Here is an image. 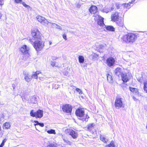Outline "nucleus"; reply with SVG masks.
<instances>
[{"label":"nucleus","instance_id":"35","mask_svg":"<svg viewBox=\"0 0 147 147\" xmlns=\"http://www.w3.org/2000/svg\"><path fill=\"white\" fill-rule=\"evenodd\" d=\"M5 116L3 114H1L0 115V119L1 121L3 120Z\"/></svg>","mask_w":147,"mask_h":147},{"label":"nucleus","instance_id":"21","mask_svg":"<svg viewBox=\"0 0 147 147\" xmlns=\"http://www.w3.org/2000/svg\"><path fill=\"white\" fill-rule=\"evenodd\" d=\"M30 100L31 103L33 104H36L37 102V98L36 96H34L32 97Z\"/></svg>","mask_w":147,"mask_h":147},{"label":"nucleus","instance_id":"55","mask_svg":"<svg viewBox=\"0 0 147 147\" xmlns=\"http://www.w3.org/2000/svg\"><path fill=\"white\" fill-rule=\"evenodd\" d=\"M1 145H3V146H4V143H3V142H2V143H1Z\"/></svg>","mask_w":147,"mask_h":147},{"label":"nucleus","instance_id":"37","mask_svg":"<svg viewBox=\"0 0 147 147\" xmlns=\"http://www.w3.org/2000/svg\"><path fill=\"white\" fill-rule=\"evenodd\" d=\"M121 5L119 4V3H116L115 4V6L117 9H119L120 6H121Z\"/></svg>","mask_w":147,"mask_h":147},{"label":"nucleus","instance_id":"34","mask_svg":"<svg viewBox=\"0 0 147 147\" xmlns=\"http://www.w3.org/2000/svg\"><path fill=\"white\" fill-rule=\"evenodd\" d=\"M144 90L147 93V82L144 83Z\"/></svg>","mask_w":147,"mask_h":147},{"label":"nucleus","instance_id":"14","mask_svg":"<svg viewBox=\"0 0 147 147\" xmlns=\"http://www.w3.org/2000/svg\"><path fill=\"white\" fill-rule=\"evenodd\" d=\"M129 89L131 92L135 94L136 95H137L138 96L140 97L141 96L138 91V89L129 87Z\"/></svg>","mask_w":147,"mask_h":147},{"label":"nucleus","instance_id":"22","mask_svg":"<svg viewBox=\"0 0 147 147\" xmlns=\"http://www.w3.org/2000/svg\"><path fill=\"white\" fill-rule=\"evenodd\" d=\"M105 27L108 30L111 31H115V28L112 26H106L105 25Z\"/></svg>","mask_w":147,"mask_h":147},{"label":"nucleus","instance_id":"1","mask_svg":"<svg viewBox=\"0 0 147 147\" xmlns=\"http://www.w3.org/2000/svg\"><path fill=\"white\" fill-rule=\"evenodd\" d=\"M29 41L37 51H41L44 46V42L40 40H38L33 41L32 39L30 38Z\"/></svg>","mask_w":147,"mask_h":147},{"label":"nucleus","instance_id":"44","mask_svg":"<svg viewBox=\"0 0 147 147\" xmlns=\"http://www.w3.org/2000/svg\"><path fill=\"white\" fill-rule=\"evenodd\" d=\"M38 125H39L41 127H43L44 126V123H40Z\"/></svg>","mask_w":147,"mask_h":147},{"label":"nucleus","instance_id":"4","mask_svg":"<svg viewBox=\"0 0 147 147\" xmlns=\"http://www.w3.org/2000/svg\"><path fill=\"white\" fill-rule=\"evenodd\" d=\"M30 115L32 117H35L36 118H41L43 116V111L41 110H38L35 112L32 110L30 112Z\"/></svg>","mask_w":147,"mask_h":147},{"label":"nucleus","instance_id":"42","mask_svg":"<svg viewBox=\"0 0 147 147\" xmlns=\"http://www.w3.org/2000/svg\"><path fill=\"white\" fill-rule=\"evenodd\" d=\"M63 38L65 40H67V37H66V35L65 34H64L63 35Z\"/></svg>","mask_w":147,"mask_h":147},{"label":"nucleus","instance_id":"13","mask_svg":"<svg viewBox=\"0 0 147 147\" xmlns=\"http://www.w3.org/2000/svg\"><path fill=\"white\" fill-rule=\"evenodd\" d=\"M24 79L26 82H29L32 80V77L29 74L28 72H24Z\"/></svg>","mask_w":147,"mask_h":147},{"label":"nucleus","instance_id":"11","mask_svg":"<svg viewBox=\"0 0 147 147\" xmlns=\"http://www.w3.org/2000/svg\"><path fill=\"white\" fill-rule=\"evenodd\" d=\"M68 133L74 139H76L78 136L77 133L72 129H69Z\"/></svg>","mask_w":147,"mask_h":147},{"label":"nucleus","instance_id":"43","mask_svg":"<svg viewBox=\"0 0 147 147\" xmlns=\"http://www.w3.org/2000/svg\"><path fill=\"white\" fill-rule=\"evenodd\" d=\"M22 0H15V2L16 3H18L21 2Z\"/></svg>","mask_w":147,"mask_h":147},{"label":"nucleus","instance_id":"26","mask_svg":"<svg viewBox=\"0 0 147 147\" xmlns=\"http://www.w3.org/2000/svg\"><path fill=\"white\" fill-rule=\"evenodd\" d=\"M115 146L114 142L113 141H112L109 144L105 146L106 147H115Z\"/></svg>","mask_w":147,"mask_h":147},{"label":"nucleus","instance_id":"28","mask_svg":"<svg viewBox=\"0 0 147 147\" xmlns=\"http://www.w3.org/2000/svg\"><path fill=\"white\" fill-rule=\"evenodd\" d=\"M100 139L101 140L105 143H107V142L108 141V140L107 139L105 138L102 136H100Z\"/></svg>","mask_w":147,"mask_h":147},{"label":"nucleus","instance_id":"7","mask_svg":"<svg viewBox=\"0 0 147 147\" xmlns=\"http://www.w3.org/2000/svg\"><path fill=\"white\" fill-rule=\"evenodd\" d=\"M29 48L26 45H24L21 48L20 51L24 55H26L28 57L29 56Z\"/></svg>","mask_w":147,"mask_h":147},{"label":"nucleus","instance_id":"27","mask_svg":"<svg viewBox=\"0 0 147 147\" xmlns=\"http://www.w3.org/2000/svg\"><path fill=\"white\" fill-rule=\"evenodd\" d=\"M10 126V125L9 123L6 122L4 125L3 128L4 129H8Z\"/></svg>","mask_w":147,"mask_h":147},{"label":"nucleus","instance_id":"46","mask_svg":"<svg viewBox=\"0 0 147 147\" xmlns=\"http://www.w3.org/2000/svg\"><path fill=\"white\" fill-rule=\"evenodd\" d=\"M63 140L65 142H66L67 143H70V142H69L68 140H66L65 139H63Z\"/></svg>","mask_w":147,"mask_h":147},{"label":"nucleus","instance_id":"47","mask_svg":"<svg viewBox=\"0 0 147 147\" xmlns=\"http://www.w3.org/2000/svg\"><path fill=\"white\" fill-rule=\"evenodd\" d=\"M133 100L135 101H137L138 100V99L136 98V97H135L134 96L133 97Z\"/></svg>","mask_w":147,"mask_h":147},{"label":"nucleus","instance_id":"39","mask_svg":"<svg viewBox=\"0 0 147 147\" xmlns=\"http://www.w3.org/2000/svg\"><path fill=\"white\" fill-rule=\"evenodd\" d=\"M76 90L77 92H79L80 94H81L82 93V92L79 88H77Z\"/></svg>","mask_w":147,"mask_h":147},{"label":"nucleus","instance_id":"2","mask_svg":"<svg viewBox=\"0 0 147 147\" xmlns=\"http://www.w3.org/2000/svg\"><path fill=\"white\" fill-rule=\"evenodd\" d=\"M137 38V35L132 33H129L123 36V39L127 43H133L135 42Z\"/></svg>","mask_w":147,"mask_h":147},{"label":"nucleus","instance_id":"23","mask_svg":"<svg viewBox=\"0 0 147 147\" xmlns=\"http://www.w3.org/2000/svg\"><path fill=\"white\" fill-rule=\"evenodd\" d=\"M36 18L39 22L41 23L43 21V20L45 19L44 17L40 16H37L36 17Z\"/></svg>","mask_w":147,"mask_h":147},{"label":"nucleus","instance_id":"16","mask_svg":"<svg viewBox=\"0 0 147 147\" xmlns=\"http://www.w3.org/2000/svg\"><path fill=\"white\" fill-rule=\"evenodd\" d=\"M98 16V20L97 21L98 24L100 26H103L105 25L104 23L103 20L104 18L102 17L99 16L97 15Z\"/></svg>","mask_w":147,"mask_h":147},{"label":"nucleus","instance_id":"50","mask_svg":"<svg viewBox=\"0 0 147 147\" xmlns=\"http://www.w3.org/2000/svg\"><path fill=\"white\" fill-rule=\"evenodd\" d=\"M3 4L2 1H1V0H0V5H2Z\"/></svg>","mask_w":147,"mask_h":147},{"label":"nucleus","instance_id":"6","mask_svg":"<svg viewBox=\"0 0 147 147\" xmlns=\"http://www.w3.org/2000/svg\"><path fill=\"white\" fill-rule=\"evenodd\" d=\"M123 105L122 99L121 98H116L115 102V106L117 109L121 108Z\"/></svg>","mask_w":147,"mask_h":147},{"label":"nucleus","instance_id":"36","mask_svg":"<svg viewBox=\"0 0 147 147\" xmlns=\"http://www.w3.org/2000/svg\"><path fill=\"white\" fill-rule=\"evenodd\" d=\"M47 147H56L55 145L53 144H51L48 145Z\"/></svg>","mask_w":147,"mask_h":147},{"label":"nucleus","instance_id":"9","mask_svg":"<svg viewBox=\"0 0 147 147\" xmlns=\"http://www.w3.org/2000/svg\"><path fill=\"white\" fill-rule=\"evenodd\" d=\"M119 18V13L117 12H114L112 13L111 16V20L116 21Z\"/></svg>","mask_w":147,"mask_h":147},{"label":"nucleus","instance_id":"56","mask_svg":"<svg viewBox=\"0 0 147 147\" xmlns=\"http://www.w3.org/2000/svg\"><path fill=\"white\" fill-rule=\"evenodd\" d=\"M3 145H1V144L0 145V147H3Z\"/></svg>","mask_w":147,"mask_h":147},{"label":"nucleus","instance_id":"3","mask_svg":"<svg viewBox=\"0 0 147 147\" xmlns=\"http://www.w3.org/2000/svg\"><path fill=\"white\" fill-rule=\"evenodd\" d=\"M76 115L78 117V119L82 121H87L86 118L87 117V115L84 114V110L81 109H78L76 111Z\"/></svg>","mask_w":147,"mask_h":147},{"label":"nucleus","instance_id":"58","mask_svg":"<svg viewBox=\"0 0 147 147\" xmlns=\"http://www.w3.org/2000/svg\"><path fill=\"white\" fill-rule=\"evenodd\" d=\"M140 82H141L140 80H139Z\"/></svg>","mask_w":147,"mask_h":147},{"label":"nucleus","instance_id":"24","mask_svg":"<svg viewBox=\"0 0 147 147\" xmlns=\"http://www.w3.org/2000/svg\"><path fill=\"white\" fill-rule=\"evenodd\" d=\"M79 62L80 63H83L84 61V57L82 55H79L78 57Z\"/></svg>","mask_w":147,"mask_h":147},{"label":"nucleus","instance_id":"54","mask_svg":"<svg viewBox=\"0 0 147 147\" xmlns=\"http://www.w3.org/2000/svg\"><path fill=\"white\" fill-rule=\"evenodd\" d=\"M49 45H51L52 44V42L50 41L49 42Z\"/></svg>","mask_w":147,"mask_h":147},{"label":"nucleus","instance_id":"45","mask_svg":"<svg viewBox=\"0 0 147 147\" xmlns=\"http://www.w3.org/2000/svg\"><path fill=\"white\" fill-rule=\"evenodd\" d=\"M34 122L35 123H36V124H34L35 126H36V125H38L39 123L38 121H34Z\"/></svg>","mask_w":147,"mask_h":147},{"label":"nucleus","instance_id":"15","mask_svg":"<svg viewBox=\"0 0 147 147\" xmlns=\"http://www.w3.org/2000/svg\"><path fill=\"white\" fill-rule=\"evenodd\" d=\"M115 72L116 75L119 77L120 76L121 77V75L123 74V70L121 68L118 67L115 69Z\"/></svg>","mask_w":147,"mask_h":147},{"label":"nucleus","instance_id":"29","mask_svg":"<svg viewBox=\"0 0 147 147\" xmlns=\"http://www.w3.org/2000/svg\"><path fill=\"white\" fill-rule=\"evenodd\" d=\"M68 68H65L62 72L63 75L66 76H68L69 75V73L67 71Z\"/></svg>","mask_w":147,"mask_h":147},{"label":"nucleus","instance_id":"51","mask_svg":"<svg viewBox=\"0 0 147 147\" xmlns=\"http://www.w3.org/2000/svg\"><path fill=\"white\" fill-rule=\"evenodd\" d=\"M6 141V139H4V140L2 142H3V143H5V142Z\"/></svg>","mask_w":147,"mask_h":147},{"label":"nucleus","instance_id":"17","mask_svg":"<svg viewBox=\"0 0 147 147\" xmlns=\"http://www.w3.org/2000/svg\"><path fill=\"white\" fill-rule=\"evenodd\" d=\"M95 125L94 123L89 124L87 126V127H85L84 129L87 130L91 131L94 128Z\"/></svg>","mask_w":147,"mask_h":147},{"label":"nucleus","instance_id":"32","mask_svg":"<svg viewBox=\"0 0 147 147\" xmlns=\"http://www.w3.org/2000/svg\"><path fill=\"white\" fill-rule=\"evenodd\" d=\"M22 4L24 7L28 9H29L30 8V6L29 5H27L24 2H22Z\"/></svg>","mask_w":147,"mask_h":147},{"label":"nucleus","instance_id":"19","mask_svg":"<svg viewBox=\"0 0 147 147\" xmlns=\"http://www.w3.org/2000/svg\"><path fill=\"white\" fill-rule=\"evenodd\" d=\"M121 77L122 78V79L123 81L124 82H126L129 80L127 76L125 74H124L123 73V74L121 75Z\"/></svg>","mask_w":147,"mask_h":147},{"label":"nucleus","instance_id":"52","mask_svg":"<svg viewBox=\"0 0 147 147\" xmlns=\"http://www.w3.org/2000/svg\"><path fill=\"white\" fill-rule=\"evenodd\" d=\"M93 56L94 57H97V55L95 54H94L93 55Z\"/></svg>","mask_w":147,"mask_h":147},{"label":"nucleus","instance_id":"41","mask_svg":"<svg viewBox=\"0 0 147 147\" xmlns=\"http://www.w3.org/2000/svg\"><path fill=\"white\" fill-rule=\"evenodd\" d=\"M51 65L53 67L55 66V62L54 61H51Z\"/></svg>","mask_w":147,"mask_h":147},{"label":"nucleus","instance_id":"18","mask_svg":"<svg viewBox=\"0 0 147 147\" xmlns=\"http://www.w3.org/2000/svg\"><path fill=\"white\" fill-rule=\"evenodd\" d=\"M114 22H115L117 25L120 27H122L123 25V21L121 19H119L116 21H114Z\"/></svg>","mask_w":147,"mask_h":147},{"label":"nucleus","instance_id":"38","mask_svg":"<svg viewBox=\"0 0 147 147\" xmlns=\"http://www.w3.org/2000/svg\"><path fill=\"white\" fill-rule=\"evenodd\" d=\"M50 24H52L51 26L52 28H56V25L57 24L55 23H51V22L50 23Z\"/></svg>","mask_w":147,"mask_h":147},{"label":"nucleus","instance_id":"57","mask_svg":"<svg viewBox=\"0 0 147 147\" xmlns=\"http://www.w3.org/2000/svg\"><path fill=\"white\" fill-rule=\"evenodd\" d=\"M1 14H0V17H1Z\"/></svg>","mask_w":147,"mask_h":147},{"label":"nucleus","instance_id":"40","mask_svg":"<svg viewBox=\"0 0 147 147\" xmlns=\"http://www.w3.org/2000/svg\"><path fill=\"white\" fill-rule=\"evenodd\" d=\"M56 28L57 29H59L60 30H62V28L61 27L59 26V25L57 24L56 27Z\"/></svg>","mask_w":147,"mask_h":147},{"label":"nucleus","instance_id":"8","mask_svg":"<svg viewBox=\"0 0 147 147\" xmlns=\"http://www.w3.org/2000/svg\"><path fill=\"white\" fill-rule=\"evenodd\" d=\"M62 109L65 112L70 113L72 111L71 106L69 105H64L63 106Z\"/></svg>","mask_w":147,"mask_h":147},{"label":"nucleus","instance_id":"30","mask_svg":"<svg viewBox=\"0 0 147 147\" xmlns=\"http://www.w3.org/2000/svg\"><path fill=\"white\" fill-rule=\"evenodd\" d=\"M47 132L49 134H55L56 132L55 130L53 129H50L47 131Z\"/></svg>","mask_w":147,"mask_h":147},{"label":"nucleus","instance_id":"12","mask_svg":"<svg viewBox=\"0 0 147 147\" xmlns=\"http://www.w3.org/2000/svg\"><path fill=\"white\" fill-rule=\"evenodd\" d=\"M97 8L95 6L92 5V6L90 9L89 11L91 14H94V16L96 17V13L97 12Z\"/></svg>","mask_w":147,"mask_h":147},{"label":"nucleus","instance_id":"33","mask_svg":"<svg viewBox=\"0 0 147 147\" xmlns=\"http://www.w3.org/2000/svg\"><path fill=\"white\" fill-rule=\"evenodd\" d=\"M31 77H32V78H33L34 79H37L38 78V75L35 72L33 73V74L31 76Z\"/></svg>","mask_w":147,"mask_h":147},{"label":"nucleus","instance_id":"20","mask_svg":"<svg viewBox=\"0 0 147 147\" xmlns=\"http://www.w3.org/2000/svg\"><path fill=\"white\" fill-rule=\"evenodd\" d=\"M111 74H107V80L110 83H112L113 82V79Z\"/></svg>","mask_w":147,"mask_h":147},{"label":"nucleus","instance_id":"25","mask_svg":"<svg viewBox=\"0 0 147 147\" xmlns=\"http://www.w3.org/2000/svg\"><path fill=\"white\" fill-rule=\"evenodd\" d=\"M50 22L47 21V20L45 18V19L41 23L43 25L47 26L49 25V24H50Z\"/></svg>","mask_w":147,"mask_h":147},{"label":"nucleus","instance_id":"5","mask_svg":"<svg viewBox=\"0 0 147 147\" xmlns=\"http://www.w3.org/2000/svg\"><path fill=\"white\" fill-rule=\"evenodd\" d=\"M32 35L35 40H40V32L37 30H33L31 33Z\"/></svg>","mask_w":147,"mask_h":147},{"label":"nucleus","instance_id":"53","mask_svg":"<svg viewBox=\"0 0 147 147\" xmlns=\"http://www.w3.org/2000/svg\"><path fill=\"white\" fill-rule=\"evenodd\" d=\"M12 86L13 89H14L15 88V85H14L13 84L12 85Z\"/></svg>","mask_w":147,"mask_h":147},{"label":"nucleus","instance_id":"10","mask_svg":"<svg viewBox=\"0 0 147 147\" xmlns=\"http://www.w3.org/2000/svg\"><path fill=\"white\" fill-rule=\"evenodd\" d=\"M115 60L112 57H110L107 58L106 60V64L109 67L113 66L115 63Z\"/></svg>","mask_w":147,"mask_h":147},{"label":"nucleus","instance_id":"48","mask_svg":"<svg viewBox=\"0 0 147 147\" xmlns=\"http://www.w3.org/2000/svg\"><path fill=\"white\" fill-rule=\"evenodd\" d=\"M35 72L37 75H38L39 74H40V72L39 71H36V72Z\"/></svg>","mask_w":147,"mask_h":147},{"label":"nucleus","instance_id":"49","mask_svg":"<svg viewBox=\"0 0 147 147\" xmlns=\"http://www.w3.org/2000/svg\"><path fill=\"white\" fill-rule=\"evenodd\" d=\"M100 47L102 49H103L104 48V46L102 45H100Z\"/></svg>","mask_w":147,"mask_h":147},{"label":"nucleus","instance_id":"31","mask_svg":"<svg viewBox=\"0 0 147 147\" xmlns=\"http://www.w3.org/2000/svg\"><path fill=\"white\" fill-rule=\"evenodd\" d=\"M122 5L125 8L129 9L130 8V5L129 3H124L122 4Z\"/></svg>","mask_w":147,"mask_h":147}]
</instances>
